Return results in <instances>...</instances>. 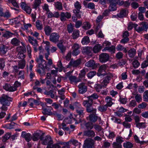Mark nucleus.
Wrapping results in <instances>:
<instances>
[{"mask_svg": "<svg viewBox=\"0 0 148 148\" xmlns=\"http://www.w3.org/2000/svg\"><path fill=\"white\" fill-rule=\"evenodd\" d=\"M102 138L98 136L95 137L94 139L88 138L85 141L83 145V148H94L95 141H101Z\"/></svg>", "mask_w": 148, "mask_h": 148, "instance_id": "nucleus-1", "label": "nucleus"}, {"mask_svg": "<svg viewBox=\"0 0 148 148\" xmlns=\"http://www.w3.org/2000/svg\"><path fill=\"white\" fill-rule=\"evenodd\" d=\"M12 99V98L7 95H3L0 97V103L2 105H6L7 106H8L10 104V101H11Z\"/></svg>", "mask_w": 148, "mask_h": 148, "instance_id": "nucleus-2", "label": "nucleus"}, {"mask_svg": "<svg viewBox=\"0 0 148 148\" xmlns=\"http://www.w3.org/2000/svg\"><path fill=\"white\" fill-rule=\"evenodd\" d=\"M40 139L42 141V144L47 145V148L50 147V145L53 143L52 138L49 135H47L43 138H41Z\"/></svg>", "mask_w": 148, "mask_h": 148, "instance_id": "nucleus-3", "label": "nucleus"}, {"mask_svg": "<svg viewBox=\"0 0 148 148\" xmlns=\"http://www.w3.org/2000/svg\"><path fill=\"white\" fill-rule=\"evenodd\" d=\"M71 13L69 12H61L60 15V19L62 22H64L71 18Z\"/></svg>", "mask_w": 148, "mask_h": 148, "instance_id": "nucleus-4", "label": "nucleus"}, {"mask_svg": "<svg viewBox=\"0 0 148 148\" xmlns=\"http://www.w3.org/2000/svg\"><path fill=\"white\" fill-rule=\"evenodd\" d=\"M60 37V36L58 33L53 32L49 36V40L51 42L56 43L59 42Z\"/></svg>", "mask_w": 148, "mask_h": 148, "instance_id": "nucleus-5", "label": "nucleus"}, {"mask_svg": "<svg viewBox=\"0 0 148 148\" xmlns=\"http://www.w3.org/2000/svg\"><path fill=\"white\" fill-rule=\"evenodd\" d=\"M81 63L80 59H78L76 60H74L72 59L67 65V68H70L71 66H72L73 67H77L81 64Z\"/></svg>", "mask_w": 148, "mask_h": 148, "instance_id": "nucleus-6", "label": "nucleus"}, {"mask_svg": "<svg viewBox=\"0 0 148 148\" xmlns=\"http://www.w3.org/2000/svg\"><path fill=\"white\" fill-rule=\"evenodd\" d=\"M78 91L80 94H83L87 91V87L84 83H81L78 86Z\"/></svg>", "mask_w": 148, "mask_h": 148, "instance_id": "nucleus-7", "label": "nucleus"}, {"mask_svg": "<svg viewBox=\"0 0 148 148\" xmlns=\"http://www.w3.org/2000/svg\"><path fill=\"white\" fill-rule=\"evenodd\" d=\"M21 8L27 13L28 14H30L31 13L32 10L30 7L25 2H21Z\"/></svg>", "mask_w": 148, "mask_h": 148, "instance_id": "nucleus-8", "label": "nucleus"}, {"mask_svg": "<svg viewBox=\"0 0 148 148\" xmlns=\"http://www.w3.org/2000/svg\"><path fill=\"white\" fill-rule=\"evenodd\" d=\"M113 77L112 74L111 73H108L107 75L104 77L103 81L102 82L103 86L105 87L109 83L110 80L111 79L112 77Z\"/></svg>", "mask_w": 148, "mask_h": 148, "instance_id": "nucleus-9", "label": "nucleus"}, {"mask_svg": "<svg viewBox=\"0 0 148 148\" xmlns=\"http://www.w3.org/2000/svg\"><path fill=\"white\" fill-rule=\"evenodd\" d=\"M109 58V55L106 53H102L99 56V61L102 63H105L108 61Z\"/></svg>", "mask_w": 148, "mask_h": 148, "instance_id": "nucleus-10", "label": "nucleus"}, {"mask_svg": "<svg viewBox=\"0 0 148 148\" xmlns=\"http://www.w3.org/2000/svg\"><path fill=\"white\" fill-rule=\"evenodd\" d=\"M21 136L23 138H25V140L27 142L30 141L32 138L31 134L30 133H27L25 131L22 132Z\"/></svg>", "mask_w": 148, "mask_h": 148, "instance_id": "nucleus-11", "label": "nucleus"}, {"mask_svg": "<svg viewBox=\"0 0 148 148\" xmlns=\"http://www.w3.org/2000/svg\"><path fill=\"white\" fill-rule=\"evenodd\" d=\"M84 136L88 137H93L95 136V132L92 130H88L84 132Z\"/></svg>", "mask_w": 148, "mask_h": 148, "instance_id": "nucleus-12", "label": "nucleus"}, {"mask_svg": "<svg viewBox=\"0 0 148 148\" xmlns=\"http://www.w3.org/2000/svg\"><path fill=\"white\" fill-rule=\"evenodd\" d=\"M3 88L7 91L10 92H13L15 91V88H13V86H11L10 84L6 83L3 86Z\"/></svg>", "mask_w": 148, "mask_h": 148, "instance_id": "nucleus-13", "label": "nucleus"}, {"mask_svg": "<svg viewBox=\"0 0 148 148\" xmlns=\"http://www.w3.org/2000/svg\"><path fill=\"white\" fill-rule=\"evenodd\" d=\"M45 34L47 36H49L53 31L52 28L48 25H45L44 28Z\"/></svg>", "mask_w": 148, "mask_h": 148, "instance_id": "nucleus-14", "label": "nucleus"}, {"mask_svg": "<svg viewBox=\"0 0 148 148\" xmlns=\"http://www.w3.org/2000/svg\"><path fill=\"white\" fill-rule=\"evenodd\" d=\"M85 65L86 66L91 68L92 69H94L96 66L95 62L93 60H91L87 62Z\"/></svg>", "mask_w": 148, "mask_h": 148, "instance_id": "nucleus-15", "label": "nucleus"}, {"mask_svg": "<svg viewBox=\"0 0 148 148\" xmlns=\"http://www.w3.org/2000/svg\"><path fill=\"white\" fill-rule=\"evenodd\" d=\"M92 48L89 47H85L83 48L82 49V52L84 54L89 55L92 52Z\"/></svg>", "mask_w": 148, "mask_h": 148, "instance_id": "nucleus-16", "label": "nucleus"}, {"mask_svg": "<svg viewBox=\"0 0 148 148\" xmlns=\"http://www.w3.org/2000/svg\"><path fill=\"white\" fill-rule=\"evenodd\" d=\"M132 95L135 96L134 98L136 102L138 103L141 102L142 100V96L141 95L138 94L137 92H133Z\"/></svg>", "mask_w": 148, "mask_h": 148, "instance_id": "nucleus-17", "label": "nucleus"}, {"mask_svg": "<svg viewBox=\"0 0 148 148\" xmlns=\"http://www.w3.org/2000/svg\"><path fill=\"white\" fill-rule=\"evenodd\" d=\"M63 41H60L57 44V46L60 50L62 53H64L66 50V47L65 46L63 45L62 44Z\"/></svg>", "mask_w": 148, "mask_h": 148, "instance_id": "nucleus-18", "label": "nucleus"}, {"mask_svg": "<svg viewBox=\"0 0 148 148\" xmlns=\"http://www.w3.org/2000/svg\"><path fill=\"white\" fill-rule=\"evenodd\" d=\"M88 99L85 100L83 101L82 104L86 108L90 106H92L93 102L89 98Z\"/></svg>", "mask_w": 148, "mask_h": 148, "instance_id": "nucleus-19", "label": "nucleus"}, {"mask_svg": "<svg viewBox=\"0 0 148 148\" xmlns=\"http://www.w3.org/2000/svg\"><path fill=\"white\" fill-rule=\"evenodd\" d=\"M69 79L71 84H73V83H77L80 82L81 80L80 79H77L75 76L73 75H71Z\"/></svg>", "mask_w": 148, "mask_h": 148, "instance_id": "nucleus-20", "label": "nucleus"}, {"mask_svg": "<svg viewBox=\"0 0 148 148\" xmlns=\"http://www.w3.org/2000/svg\"><path fill=\"white\" fill-rule=\"evenodd\" d=\"M112 99L110 96H107L105 99V102L106 103V105L108 107H110L113 104Z\"/></svg>", "mask_w": 148, "mask_h": 148, "instance_id": "nucleus-21", "label": "nucleus"}, {"mask_svg": "<svg viewBox=\"0 0 148 148\" xmlns=\"http://www.w3.org/2000/svg\"><path fill=\"white\" fill-rule=\"evenodd\" d=\"M8 48L6 46L2 45L0 46V54L3 55L5 54L7 51Z\"/></svg>", "mask_w": 148, "mask_h": 148, "instance_id": "nucleus-22", "label": "nucleus"}, {"mask_svg": "<svg viewBox=\"0 0 148 148\" xmlns=\"http://www.w3.org/2000/svg\"><path fill=\"white\" fill-rule=\"evenodd\" d=\"M0 16L8 18L10 17L11 14L8 11H7L5 12H4L0 10Z\"/></svg>", "mask_w": 148, "mask_h": 148, "instance_id": "nucleus-23", "label": "nucleus"}, {"mask_svg": "<svg viewBox=\"0 0 148 148\" xmlns=\"http://www.w3.org/2000/svg\"><path fill=\"white\" fill-rule=\"evenodd\" d=\"M44 93L46 95H50L52 98H53L55 97L56 92L53 90H51L49 91H46L44 92Z\"/></svg>", "mask_w": 148, "mask_h": 148, "instance_id": "nucleus-24", "label": "nucleus"}, {"mask_svg": "<svg viewBox=\"0 0 148 148\" xmlns=\"http://www.w3.org/2000/svg\"><path fill=\"white\" fill-rule=\"evenodd\" d=\"M21 41L19 39L16 38H13L11 41V43L13 45L15 46H18L19 45Z\"/></svg>", "mask_w": 148, "mask_h": 148, "instance_id": "nucleus-25", "label": "nucleus"}, {"mask_svg": "<svg viewBox=\"0 0 148 148\" xmlns=\"http://www.w3.org/2000/svg\"><path fill=\"white\" fill-rule=\"evenodd\" d=\"M79 36V31L78 29L74 30L72 34V36L73 39H77Z\"/></svg>", "mask_w": 148, "mask_h": 148, "instance_id": "nucleus-26", "label": "nucleus"}, {"mask_svg": "<svg viewBox=\"0 0 148 148\" xmlns=\"http://www.w3.org/2000/svg\"><path fill=\"white\" fill-rule=\"evenodd\" d=\"M80 9H77V8H75V9L73 10V13L78 18H80L81 17V15L80 14L81 13V11H80Z\"/></svg>", "mask_w": 148, "mask_h": 148, "instance_id": "nucleus-27", "label": "nucleus"}, {"mask_svg": "<svg viewBox=\"0 0 148 148\" xmlns=\"http://www.w3.org/2000/svg\"><path fill=\"white\" fill-rule=\"evenodd\" d=\"M136 53V50L134 48L131 49L128 51V55L131 58H133L135 56Z\"/></svg>", "mask_w": 148, "mask_h": 148, "instance_id": "nucleus-28", "label": "nucleus"}, {"mask_svg": "<svg viewBox=\"0 0 148 148\" xmlns=\"http://www.w3.org/2000/svg\"><path fill=\"white\" fill-rule=\"evenodd\" d=\"M102 48L100 45L97 44L93 48V51L94 53H97L99 52Z\"/></svg>", "mask_w": 148, "mask_h": 148, "instance_id": "nucleus-29", "label": "nucleus"}, {"mask_svg": "<svg viewBox=\"0 0 148 148\" xmlns=\"http://www.w3.org/2000/svg\"><path fill=\"white\" fill-rule=\"evenodd\" d=\"M26 62L25 60H21L18 61V66L20 69H23L25 66Z\"/></svg>", "mask_w": 148, "mask_h": 148, "instance_id": "nucleus-30", "label": "nucleus"}, {"mask_svg": "<svg viewBox=\"0 0 148 148\" xmlns=\"http://www.w3.org/2000/svg\"><path fill=\"white\" fill-rule=\"evenodd\" d=\"M89 121L92 123H95L98 118L97 116L94 114H91L89 115Z\"/></svg>", "mask_w": 148, "mask_h": 148, "instance_id": "nucleus-31", "label": "nucleus"}, {"mask_svg": "<svg viewBox=\"0 0 148 148\" xmlns=\"http://www.w3.org/2000/svg\"><path fill=\"white\" fill-rule=\"evenodd\" d=\"M41 3V0H34L32 5L33 8L36 10L40 6Z\"/></svg>", "mask_w": 148, "mask_h": 148, "instance_id": "nucleus-32", "label": "nucleus"}, {"mask_svg": "<svg viewBox=\"0 0 148 148\" xmlns=\"http://www.w3.org/2000/svg\"><path fill=\"white\" fill-rule=\"evenodd\" d=\"M54 5L55 8L58 10H62L63 7L61 2L57 1L54 3Z\"/></svg>", "mask_w": 148, "mask_h": 148, "instance_id": "nucleus-33", "label": "nucleus"}, {"mask_svg": "<svg viewBox=\"0 0 148 148\" xmlns=\"http://www.w3.org/2000/svg\"><path fill=\"white\" fill-rule=\"evenodd\" d=\"M28 41L31 44L34 46L37 47L38 46L37 40L34 38L33 37H30L28 39Z\"/></svg>", "mask_w": 148, "mask_h": 148, "instance_id": "nucleus-34", "label": "nucleus"}, {"mask_svg": "<svg viewBox=\"0 0 148 148\" xmlns=\"http://www.w3.org/2000/svg\"><path fill=\"white\" fill-rule=\"evenodd\" d=\"M36 26L37 29L41 30L43 29V25L41 21L39 20H37L36 22Z\"/></svg>", "mask_w": 148, "mask_h": 148, "instance_id": "nucleus-35", "label": "nucleus"}, {"mask_svg": "<svg viewBox=\"0 0 148 148\" xmlns=\"http://www.w3.org/2000/svg\"><path fill=\"white\" fill-rule=\"evenodd\" d=\"M74 27L73 25L71 23L67 25V30L69 33H71L73 31Z\"/></svg>", "mask_w": 148, "mask_h": 148, "instance_id": "nucleus-36", "label": "nucleus"}, {"mask_svg": "<svg viewBox=\"0 0 148 148\" xmlns=\"http://www.w3.org/2000/svg\"><path fill=\"white\" fill-rule=\"evenodd\" d=\"M40 134L37 132H34L33 134L32 138L34 141H36L39 139Z\"/></svg>", "mask_w": 148, "mask_h": 148, "instance_id": "nucleus-37", "label": "nucleus"}, {"mask_svg": "<svg viewBox=\"0 0 148 148\" xmlns=\"http://www.w3.org/2000/svg\"><path fill=\"white\" fill-rule=\"evenodd\" d=\"M85 125L86 129L90 130L92 129L94 126L93 123L90 122H88L85 123Z\"/></svg>", "mask_w": 148, "mask_h": 148, "instance_id": "nucleus-38", "label": "nucleus"}, {"mask_svg": "<svg viewBox=\"0 0 148 148\" xmlns=\"http://www.w3.org/2000/svg\"><path fill=\"white\" fill-rule=\"evenodd\" d=\"M13 35H14V34L10 32L9 31H6L3 33L2 36L3 37L6 38H8L12 37Z\"/></svg>", "mask_w": 148, "mask_h": 148, "instance_id": "nucleus-39", "label": "nucleus"}, {"mask_svg": "<svg viewBox=\"0 0 148 148\" xmlns=\"http://www.w3.org/2000/svg\"><path fill=\"white\" fill-rule=\"evenodd\" d=\"M123 146L125 148H132L133 145L130 142L127 141L123 143Z\"/></svg>", "mask_w": 148, "mask_h": 148, "instance_id": "nucleus-40", "label": "nucleus"}, {"mask_svg": "<svg viewBox=\"0 0 148 148\" xmlns=\"http://www.w3.org/2000/svg\"><path fill=\"white\" fill-rule=\"evenodd\" d=\"M90 40L88 36H84L82 39L81 42L83 45H86L90 42Z\"/></svg>", "mask_w": 148, "mask_h": 148, "instance_id": "nucleus-41", "label": "nucleus"}, {"mask_svg": "<svg viewBox=\"0 0 148 148\" xmlns=\"http://www.w3.org/2000/svg\"><path fill=\"white\" fill-rule=\"evenodd\" d=\"M106 50H108L110 52H114L115 51V47L113 46H112L111 47L109 46L108 47H106L105 48L103 49L102 51L103 52L106 51Z\"/></svg>", "mask_w": 148, "mask_h": 148, "instance_id": "nucleus-42", "label": "nucleus"}, {"mask_svg": "<svg viewBox=\"0 0 148 148\" xmlns=\"http://www.w3.org/2000/svg\"><path fill=\"white\" fill-rule=\"evenodd\" d=\"M99 97V95L97 94L94 93L90 96H88L87 98H89L93 102V100L97 99Z\"/></svg>", "mask_w": 148, "mask_h": 148, "instance_id": "nucleus-43", "label": "nucleus"}, {"mask_svg": "<svg viewBox=\"0 0 148 148\" xmlns=\"http://www.w3.org/2000/svg\"><path fill=\"white\" fill-rule=\"evenodd\" d=\"M107 65L106 64H103L98 69V72L99 73H102L105 72L107 69Z\"/></svg>", "mask_w": 148, "mask_h": 148, "instance_id": "nucleus-44", "label": "nucleus"}, {"mask_svg": "<svg viewBox=\"0 0 148 148\" xmlns=\"http://www.w3.org/2000/svg\"><path fill=\"white\" fill-rule=\"evenodd\" d=\"M127 12L125 9L122 10L119 13L117 14V16L119 18H122L126 15Z\"/></svg>", "mask_w": 148, "mask_h": 148, "instance_id": "nucleus-45", "label": "nucleus"}, {"mask_svg": "<svg viewBox=\"0 0 148 148\" xmlns=\"http://www.w3.org/2000/svg\"><path fill=\"white\" fill-rule=\"evenodd\" d=\"M7 2L9 3H11L14 7L17 8H19V5L16 0H7Z\"/></svg>", "mask_w": 148, "mask_h": 148, "instance_id": "nucleus-46", "label": "nucleus"}, {"mask_svg": "<svg viewBox=\"0 0 148 148\" xmlns=\"http://www.w3.org/2000/svg\"><path fill=\"white\" fill-rule=\"evenodd\" d=\"M108 106L106 105H101L98 107V110L101 112H104L106 111Z\"/></svg>", "mask_w": 148, "mask_h": 148, "instance_id": "nucleus-47", "label": "nucleus"}, {"mask_svg": "<svg viewBox=\"0 0 148 148\" xmlns=\"http://www.w3.org/2000/svg\"><path fill=\"white\" fill-rule=\"evenodd\" d=\"M116 49L118 51H123L125 53H126L127 52V50L126 49V48H124L122 45H119L117 46Z\"/></svg>", "mask_w": 148, "mask_h": 148, "instance_id": "nucleus-48", "label": "nucleus"}, {"mask_svg": "<svg viewBox=\"0 0 148 148\" xmlns=\"http://www.w3.org/2000/svg\"><path fill=\"white\" fill-rule=\"evenodd\" d=\"M146 123L145 122H139L136 124V126L139 128H145L146 127Z\"/></svg>", "mask_w": 148, "mask_h": 148, "instance_id": "nucleus-49", "label": "nucleus"}, {"mask_svg": "<svg viewBox=\"0 0 148 148\" xmlns=\"http://www.w3.org/2000/svg\"><path fill=\"white\" fill-rule=\"evenodd\" d=\"M86 110L87 112L88 113L91 112H96V109L95 108H94L92 107V106H90L86 108Z\"/></svg>", "mask_w": 148, "mask_h": 148, "instance_id": "nucleus-50", "label": "nucleus"}, {"mask_svg": "<svg viewBox=\"0 0 148 148\" xmlns=\"http://www.w3.org/2000/svg\"><path fill=\"white\" fill-rule=\"evenodd\" d=\"M76 112L79 115L80 117H82L83 116L84 114V108H81L79 109L76 110Z\"/></svg>", "mask_w": 148, "mask_h": 148, "instance_id": "nucleus-51", "label": "nucleus"}, {"mask_svg": "<svg viewBox=\"0 0 148 148\" xmlns=\"http://www.w3.org/2000/svg\"><path fill=\"white\" fill-rule=\"evenodd\" d=\"M47 66V62L45 61V63L40 62V63H39L38 66L43 71L46 68Z\"/></svg>", "mask_w": 148, "mask_h": 148, "instance_id": "nucleus-52", "label": "nucleus"}, {"mask_svg": "<svg viewBox=\"0 0 148 148\" xmlns=\"http://www.w3.org/2000/svg\"><path fill=\"white\" fill-rule=\"evenodd\" d=\"M91 27L90 23L88 22H84L83 23L82 28L84 29H88Z\"/></svg>", "mask_w": 148, "mask_h": 148, "instance_id": "nucleus-53", "label": "nucleus"}, {"mask_svg": "<svg viewBox=\"0 0 148 148\" xmlns=\"http://www.w3.org/2000/svg\"><path fill=\"white\" fill-rule=\"evenodd\" d=\"M143 98L145 101L148 102V90H146L143 93Z\"/></svg>", "mask_w": 148, "mask_h": 148, "instance_id": "nucleus-54", "label": "nucleus"}, {"mask_svg": "<svg viewBox=\"0 0 148 148\" xmlns=\"http://www.w3.org/2000/svg\"><path fill=\"white\" fill-rule=\"evenodd\" d=\"M94 127L95 130L98 132H99L103 130V129L100 125L96 124H94Z\"/></svg>", "mask_w": 148, "mask_h": 148, "instance_id": "nucleus-55", "label": "nucleus"}, {"mask_svg": "<svg viewBox=\"0 0 148 148\" xmlns=\"http://www.w3.org/2000/svg\"><path fill=\"white\" fill-rule=\"evenodd\" d=\"M96 74V72L95 71H91L89 72L87 74V76L89 78H91Z\"/></svg>", "mask_w": 148, "mask_h": 148, "instance_id": "nucleus-56", "label": "nucleus"}, {"mask_svg": "<svg viewBox=\"0 0 148 148\" xmlns=\"http://www.w3.org/2000/svg\"><path fill=\"white\" fill-rule=\"evenodd\" d=\"M16 125V123L14 122H12L10 124H7L6 125V127L7 129H11L14 128V127Z\"/></svg>", "mask_w": 148, "mask_h": 148, "instance_id": "nucleus-57", "label": "nucleus"}, {"mask_svg": "<svg viewBox=\"0 0 148 148\" xmlns=\"http://www.w3.org/2000/svg\"><path fill=\"white\" fill-rule=\"evenodd\" d=\"M147 105V103L143 102L138 105V107L140 109H144L145 108Z\"/></svg>", "mask_w": 148, "mask_h": 148, "instance_id": "nucleus-58", "label": "nucleus"}, {"mask_svg": "<svg viewBox=\"0 0 148 148\" xmlns=\"http://www.w3.org/2000/svg\"><path fill=\"white\" fill-rule=\"evenodd\" d=\"M141 25L143 30L147 31V29L148 28V23L143 22L141 23Z\"/></svg>", "mask_w": 148, "mask_h": 148, "instance_id": "nucleus-59", "label": "nucleus"}, {"mask_svg": "<svg viewBox=\"0 0 148 148\" xmlns=\"http://www.w3.org/2000/svg\"><path fill=\"white\" fill-rule=\"evenodd\" d=\"M123 141V138L121 136H118L116 138V142H114L116 143L117 144H121V143Z\"/></svg>", "mask_w": 148, "mask_h": 148, "instance_id": "nucleus-60", "label": "nucleus"}, {"mask_svg": "<svg viewBox=\"0 0 148 148\" xmlns=\"http://www.w3.org/2000/svg\"><path fill=\"white\" fill-rule=\"evenodd\" d=\"M70 142L74 145L75 146H78L80 147V143L77 140L75 139L71 140L70 141Z\"/></svg>", "mask_w": 148, "mask_h": 148, "instance_id": "nucleus-61", "label": "nucleus"}, {"mask_svg": "<svg viewBox=\"0 0 148 148\" xmlns=\"http://www.w3.org/2000/svg\"><path fill=\"white\" fill-rule=\"evenodd\" d=\"M11 134L10 133H7L3 137L2 140L3 142L6 141L7 140H8L10 137Z\"/></svg>", "mask_w": 148, "mask_h": 148, "instance_id": "nucleus-62", "label": "nucleus"}, {"mask_svg": "<svg viewBox=\"0 0 148 148\" xmlns=\"http://www.w3.org/2000/svg\"><path fill=\"white\" fill-rule=\"evenodd\" d=\"M133 67L135 69L137 68L140 65V64L137 60H135L132 62Z\"/></svg>", "mask_w": 148, "mask_h": 148, "instance_id": "nucleus-63", "label": "nucleus"}, {"mask_svg": "<svg viewBox=\"0 0 148 148\" xmlns=\"http://www.w3.org/2000/svg\"><path fill=\"white\" fill-rule=\"evenodd\" d=\"M113 148H122L121 144H118L116 143L113 142L112 144Z\"/></svg>", "mask_w": 148, "mask_h": 148, "instance_id": "nucleus-64", "label": "nucleus"}]
</instances>
